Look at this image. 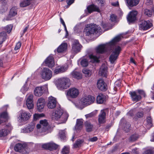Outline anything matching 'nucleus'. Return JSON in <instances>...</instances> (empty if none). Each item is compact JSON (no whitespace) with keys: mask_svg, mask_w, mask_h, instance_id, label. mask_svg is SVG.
Listing matches in <instances>:
<instances>
[{"mask_svg":"<svg viewBox=\"0 0 154 154\" xmlns=\"http://www.w3.org/2000/svg\"><path fill=\"white\" fill-rule=\"evenodd\" d=\"M137 149L135 148L132 150V153L133 154H138V152L137 151Z\"/></svg>","mask_w":154,"mask_h":154,"instance_id":"nucleus-59","label":"nucleus"},{"mask_svg":"<svg viewBox=\"0 0 154 154\" xmlns=\"http://www.w3.org/2000/svg\"><path fill=\"white\" fill-rule=\"evenodd\" d=\"M46 66L50 68L53 67L55 64L54 57L51 56L48 57L45 61Z\"/></svg>","mask_w":154,"mask_h":154,"instance_id":"nucleus-18","label":"nucleus"},{"mask_svg":"<svg viewBox=\"0 0 154 154\" xmlns=\"http://www.w3.org/2000/svg\"><path fill=\"white\" fill-rule=\"evenodd\" d=\"M107 72V67L105 64H103L101 66L99 72L100 74L102 76H106Z\"/></svg>","mask_w":154,"mask_h":154,"instance_id":"nucleus-28","label":"nucleus"},{"mask_svg":"<svg viewBox=\"0 0 154 154\" xmlns=\"http://www.w3.org/2000/svg\"><path fill=\"white\" fill-rule=\"evenodd\" d=\"M129 94L133 101H138L141 99L142 96L144 97L146 96L144 91L141 90H138L136 91H131Z\"/></svg>","mask_w":154,"mask_h":154,"instance_id":"nucleus-5","label":"nucleus"},{"mask_svg":"<svg viewBox=\"0 0 154 154\" xmlns=\"http://www.w3.org/2000/svg\"><path fill=\"white\" fill-rule=\"evenodd\" d=\"M29 28V26L26 27L23 30V34Z\"/></svg>","mask_w":154,"mask_h":154,"instance_id":"nucleus-63","label":"nucleus"},{"mask_svg":"<svg viewBox=\"0 0 154 154\" xmlns=\"http://www.w3.org/2000/svg\"><path fill=\"white\" fill-rule=\"evenodd\" d=\"M139 135L137 134H134L131 135L129 138V140L130 141L133 142L137 140L139 137Z\"/></svg>","mask_w":154,"mask_h":154,"instance_id":"nucleus-36","label":"nucleus"},{"mask_svg":"<svg viewBox=\"0 0 154 154\" xmlns=\"http://www.w3.org/2000/svg\"><path fill=\"white\" fill-rule=\"evenodd\" d=\"M89 57L94 62H98L99 61V59L100 58L99 57L96 56L92 54H91L89 55Z\"/></svg>","mask_w":154,"mask_h":154,"instance_id":"nucleus-45","label":"nucleus"},{"mask_svg":"<svg viewBox=\"0 0 154 154\" xmlns=\"http://www.w3.org/2000/svg\"><path fill=\"white\" fill-rule=\"evenodd\" d=\"M60 22H61V23L63 25H65V23L64 22V21L63 20L61 17L60 18Z\"/></svg>","mask_w":154,"mask_h":154,"instance_id":"nucleus-64","label":"nucleus"},{"mask_svg":"<svg viewBox=\"0 0 154 154\" xmlns=\"http://www.w3.org/2000/svg\"><path fill=\"white\" fill-rule=\"evenodd\" d=\"M106 113L104 110L101 111L98 116V122L100 124H103L105 122Z\"/></svg>","mask_w":154,"mask_h":154,"instance_id":"nucleus-20","label":"nucleus"},{"mask_svg":"<svg viewBox=\"0 0 154 154\" xmlns=\"http://www.w3.org/2000/svg\"><path fill=\"white\" fill-rule=\"evenodd\" d=\"M98 88L101 91H106L107 89V85L103 79H99L97 82Z\"/></svg>","mask_w":154,"mask_h":154,"instance_id":"nucleus-17","label":"nucleus"},{"mask_svg":"<svg viewBox=\"0 0 154 154\" xmlns=\"http://www.w3.org/2000/svg\"><path fill=\"white\" fill-rule=\"evenodd\" d=\"M127 5L128 7H132L137 5L140 2V0H125Z\"/></svg>","mask_w":154,"mask_h":154,"instance_id":"nucleus-25","label":"nucleus"},{"mask_svg":"<svg viewBox=\"0 0 154 154\" xmlns=\"http://www.w3.org/2000/svg\"><path fill=\"white\" fill-rule=\"evenodd\" d=\"M137 14V11H131L127 17L128 21L130 23L134 22L136 19V16Z\"/></svg>","mask_w":154,"mask_h":154,"instance_id":"nucleus-15","label":"nucleus"},{"mask_svg":"<svg viewBox=\"0 0 154 154\" xmlns=\"http://www.w3.org/2000/svg\"><path fill=\"white\" fill-rule=\"evenodd\" d=\"M21 46V44L20 42H18L16 45L14 49L15 50H17L19 49Z\"/></svg>","mask_w":154,"mask_h":154,"instance_id":"nucleus-55","label":"nucleus"},{"mask_svg":"<svg viewBox=\"0 0 154 154\" xmlns=\"http://www.w3.org/2000/svg\"><path fill=\"white\" fill-rule=\"evenodd\" d=\"M12 27L13 26L11 25H9L6 26L5 28V29L7 32L9 33L11 32L12 29Z\"/></svg>","mask_w":154,"mask_h":154,"instance_id":"nucleus-49","label":"nucleus"},{"mask_svg":"<svg viewBox=\"0 0 154 154\" xmlns=\"http://www.w3.org/2000/svg\"><path fill=\"white\" fill-rule=\"evenodd\" d=\"M36 128L39 130V132L43 135H45L51 133L53 129L46 119L40 120L39 124L36 125Z\"/></svg>","mask_w":154,"mask_h":154,"instance_id":"nucleus-2","label":"nucleus"},{"mask_svg":"<svg viewBox=\"0 0 154 154\" xmlns=\"http://www.w3.org/2000/svg\"><path fill=\"white\" fill-rule=\"evenodd\" d=\"M100 30L101 29L99 26L96 24H90L87 25L85 28L84 33L86 36H89L100 32Z\"/></svg>","mask_w":154,"mask_h":154,"instance_id":"nucleus-4","label":"nucleus"},{"mask_svg":"<svg viewBox=\"0 0 154 154\" xmlns=\"http://www.w3.org/2000/svg\"><path fill=\"white\" fill-rule=\"evenodd\" d=\"M14 149L17 152H23V154H26L27 153L25 148L23 147V145L21 143L17 144L14 147Z\"/></svg>","mask_w":154,"mask_h":154,"instance_id":"nucleus-21","label":"nucleus"},{"mask_svg":"<svg viewBox=\"0 0 154 154\" xmlns=\"http://www.w3.org/2000/svg\"><path fill=\"white\" fill-rule=\"evenodd\" d=\"M117 16L115 15L112 14L110 16V20L112 22H115L116 20Z\"/></svg>","mask_w":154,"mask_h":154,"instance_id":"nucleus-50","label":"nucleus"},{"mask_svg":"<svg viewBox=\"0 0 154 154\" xmlns=\"http://www.w3.org/2000/svg\"><path fill=\"white\" fill-rule=\"evenodd\" d=\"M95 100V98L94 97L89 95L82 98L81 102L83 105L86 106L93 103Z\"/></svg>","mask_w":154,"mask_h":154,"instance_id":"nucleus-8","label":"nucleus"},{"mask_svg":"<svg viewBox=\"0 0 154 154\" xmlns=\"http://www.w3.org/2000/svg\"><path fill=\"white\" fill-rule=\"evenodd\" d=\"M67 68L64 66H58L56 68L54 72L56 74L63 72L67 70Z\"/></svg>","mask_w":154,"mask_h":154,"instance_id":"nucleus-33","label":"nucleus"},{"mask_svg":"<svg viewBox=\"0 0 154 154\" xmlns=\"http://www.w3.org/2000/svg\"><path fill=\"white\" fill-rule=\"evenodd\" d=\"M34 0H23L20 3L21 7H25L30 5Z\"/></svg>","mask_w":154,"mask_h":154,"instance_id":"nucleus-29","label":"nucleus"},{"mask_svg":"<svg viewBox=\"0 0 154 154\" xmlns=\"http://www.w3.org/2000/svg\"><path fill=\"white\" fill-rule=\"evenodd\" d=\"M111 127V125H107L105 128V130L107 131H108L109 130Z\"/></svg>","mask_w":154,"mask_h":154,"instance_id":"nucleus-61","label":"nucleus"},{"mask_svg":"<svg viewBox=\"0 0 154 154\" xmlns=\"http://www.w3.org/2000/svg\"><path fill=\"white\" fill-rule=\"evenodd\" d=\"M42 147L45 149L52 150L57 149L58 145L53 142H50L42 145Z\"/></svg>","mask_w":154,"mask_h":154,"instance_id":"nucleus-14","label":"nucleus"},{"mask_svg":"<svg viewBox=\"0 0 154 154\" xmlns=\"http://www.w3.org/2000/svg\"><path fill=\"white\" fill-rule=\"evenodd\" d=\"M6 34L5 32H2L0 33V45L3 43L6 39Z\"/></svg>","mask_w":154,"mask_h":154,"instance_id":"nucleus-39","label":"nucleus"},{"mask_svg":"<svg viewBox=\"0 0 154 154\" xmlns=\"http://www.w3.org/2000/svg\"><path fill=\"white\" fill-rule=\"evenodd\" d=\"M98 139V138L96 137H94L92 138H90L89 139V141L93 142L96 141Z\"/></svg>","mask_w":154,"mask_h":154,"instance_id":"nucleus-57","label":"nucleus"},{"mask_svg":"<svg viewBox=\"0 0 154 154\" xmlns=\"http://www.w3.org/2000/svg\"><path fill=\"white\" fill-rule=\"evenodd\" d=\"M84 142V140H78L75 142L73 145V148H78L80 147L82 144Z\"/></svg>","mask_w":154,"mask_h":154,"instance_id":"nucleus-35","label":"nucleus"},{"mask_svg":"<svg viewBox=\"0 0 154 154\" xmlns=\"http://www.w3.org/2000/svg\"><path fill=\"white\" fill-rule=\"evenodd\" d=\"M88 62L87 59H83L81 62V65L83 67L87 66L88 65Z\"/></svg>","mask_w":154,"mask_h":154,"instance_id":"nucleus-47","label":"nucleus"},{"mask_svg":"<svg viewBox=\"0 0 154 154\" xmlns=\"http://www.w3.org/2000/svg\"><path fill=\"white\" fill-rule=\"evenodd\" d=\"M7 9L6 5H2L0 9V11L2 12H5Z\"/></svg>","mask_w":154,"mask_h":154,"instance_id":"nucleus-53","label":"nucleus"},{"mask_svg":"<svg viewBox=\"0 0 154 154\" xmlns=\"http://www.w3.org/2000/svg\"><path fill=\"white\" fill-rule=\"evenodd\" d=\"M139 28L140 30H146L150 28L152 24L149 21H147L144 20H141L139 22Z\"/></svg>","mask_w":154,"mask_h":154,"instance_id":"nucleus-9","label":"nucleus"},{"mask_svg":"<svg viewBox=\"0 0 154 154\" xmlns=\"http://www.w3.org/2000/svg\"><path fill=\"white\" fill-rule=\"evenodd\" d=\"M59 136L61 139L64 140L66 137L65 131L64 130L60 131Z\"/></svg>","mask_w":154,"mask_h":154,"instance_id":"nucleus-42","label":"nucleus"},{"mask_svg":"<svg viewBox=\"0 0 154 154\" xmlns=\"http://www.w3.org/2000/svg\"><path fill=\"white\" fill-rule=\"evenodd\" d=\"M146 122V128L148 129H149L152 126V118L150 116H148L147 118Z\"/></svg>","mask_w":154,"mask_h":154,"instance_id":"nucleus-38","label":"nucleus"},{"mask_svg":"<svg viewBox=\"0 0 154 154\" xmlns=\"http://www.w3.org/2000/svg\"><path fill=\"white\" fill-rule=\"evenodd\" d=\"M34 95L36 96L39 97L42 96L44 93L43 87L42 86L36 87L34 89Z\"/></svg>","mask_w":154,"mask_h":154,"instance_id":"nucleus-23","label":"nucleus"},{"mask_svg":"<svg viewBox=\"0 0 154 154\" xmlns=\"http://www.w3.org/2000/svg\"><path fill=\"white\" fill-rule=\"evenodd\" d=\"M35 123L34 122H32L25 128H23L21 132L23 133H28L32 131L35 127Z\"/></svg>","mask_w":154,"mask_h":154,"instance_id":"nucleus-19","label":"nucleus"},{"mask_svg":"<svg viewBox=\"0 0 154 154\" xmlns=\"http://www.w3.org/2000/svg\"><path fill=\"white\" fill-rule=\"evenodd\" d=\"M53 116H54L57 120L60 119L61 123H64L66 121L67 116L66 114L63 113V111L61 108L57 109V110L53 113Z\"/></svg>","mask_w":154,"mask_h":154,"instance_id":"nucleus-6","label":"nucleus"},{"mask_svg":"<svg viewBox=\"0 0 154 154\" xmlns=\"http://www.w3.org/2000/svg\"><path fill=\"white\" fill-rule=\"evenodd\" d=\"M56 103L57 101L55 98L51 96L48 98L47 106L49 109H54L56 106Z\"/></svg>","mask_w":154,"mask_h":154,"instance_id":"nucleus-16","label":"nucleus"},{"mask_svg":"<svg viewBox=\"0 0 154 154\" xmlns=\"http://www.w3.org/2000/svg\"><path fill=\"white\" fill-rule=\"evenodd\" d=\"M42 116L41 114H35L33 116V120L34 121H36Z\"/></svg>","mask_w":154,"mask_h":154,"instance_id":"nucleus-51","label":"nucleus"},{"mask_svg":"<svg viewBox=\"0 0 154 154\" xmlns=\"http://www.w3.org/2000/svg\"><path fill=\"white\" fill-rule=\"evenodd\" d=\"M74 1V0H67L66 2L69 6L72 4Z\"/></svg>","mask_w":154,"mask_h":154,"instance_id":"nucleus-58","label":"nucleus"},{"mask_svg":"<svg viewBox=\"0 0 154 154\" xmlns=\"http://www.w3.org/2000/svg\"><path fill=\"white\" fill-rule=\"evenodd\" d=\"M0 118H3L4 122H6L8 119V114L6 112H2L0 115Z\"/></svg>","mask_w":154,"mask_h":154,"instance_id":"nucleus-41","label":"nucleus"},{"mask_svg":"<svg viewBox=\"0 0 154 154\" xmlns=\"http://www.w3.org/2000/svg\"><path fill=\"white\" fill-rule=\"evenodd\" d=\"M87 9L89 13L91 14L93 11L100 12L99 8L94 5H89L87 7Z\"/></svg>","mask_w":154,"mask_h":154,"instance_id":"nucleus-26","label":"nucleus"},{"mask_svg":"<svg viewBox=\"0 0 154 154\" xmlns=\"http://www.w3.org/2000/svg\"><path fill=\"white\" fill-rule=\"evenodd\" d=\"M67 45L66 43H62L60 45L57 49V51L58 53H63L67 49Z\"/></svg>","mask_w":154,"mask_h":154,"instance_id":"nucleus-27","label":"nucleus"},{"mask_svg":"<svg viewBox=\"0 0 154 154\" xmlns=\"http://www.w3.org/2000/svg\"><path fill=\"white\" fill-rule=\"evenodd\" d=\"M121 36L118 35L114 38L109 42L106 44L100 45L96 48L97 53L98 54H103L107 50H112L109 60L111 63H114L122 50L121 47L116 45V43L121 40Z\"/></svg>","mask_w":154,"mask_h":154,"instance_id":"nucleus-1","label":"nucleus"},{"mask_svg":"<svg viewBox=\"0 0 154 154\" xmlns=\"http://www.w3.org/2000/svg\"><path fill=\"white\" fill-rule=\"evenodd\" d=\"M112 5L114 6H118L119 5V2L118 1H117L116 2L112 3Z\"/></svg>","mask_w":154,"mask_h":154,"instance_id":"nucleus-62","label":"nucleus"},{"mask_svg":"<svg viewBox=\"0 0 154 154\" xmlns=\"http://www.w3.org/2000/svg\"><path fill=\"white\" fill-rule=\"evenodd\" d=\"M71 75L72 77L76 79H80L82 78V74L75 70L71 72Z\"/></svg>","mask_w":154,"mask_h":154,"instance_id":"nucleus-30","label":"nucleus"},{"mask_svg":"<svg viewBox=\"0 0 154 154\" xmlns=\"http://www.w3.org/2000/svg\"><path fill=\"white\" fill-rule=\"evenodd\" d=\"M153 151L152 149H149L145 151L143 154H153Z\"/></svg>","mask_w":154,"mask_h":154,"instance_id":"nucleus-52","label":"nucleus"},{"mask_svg":"<svg viewBox=\"0 0 154 154\" xmlns=\"http://www.w3.org/2000/svg\"><path fill=\"white\" fill-rule=\"evenodd\" d=\"M69 146H65L62 149L61 151L62 154H69Z\"/></svg>","mask_w":154,"mask_h":154,"instance_id":"nucleus-40","label":"nucleus"},{"mask_svg":"<svg viewBox=\"0 0 154 154\" xmlns=\"http://www.w3.org/2000/svg\"><path fill=\"white\" fill-rule=\"evenodd\" d=\"M45 100L42 98L38 99L37 103V108L38 111H42L45 106Z\"/></svg>","mask_w":154,"mask_h":154,"instance_id":"nucleus-22","label":"nucleus"},{"mask_svg":"<svg viewBox=\"0 0 154 154\" xmlns=\"http://www.w3.org/2000/svg\"><path fill=\"white\" fill-rule=\"evenodd\" d=\"M33 97V96L32 94H30L27 95L26 101V104L29 109H32L34 107Z\"/></svg>","mask_w":154,"mask_h":154,"instance_id":"nucleus-13","label":"nucleus"},{"mask_svg":"<svg viewBox=\"0 0 154 154\" xmlns=\"http://www.w3.org/2000/svg\"><path fill=\"white\" fill-rule=\"evenodd\" d=\"M52 75L51 71L47 68H44L41 72V76L42 79L45 80L50 79Z\"/></svg>","mask_w":154,"mask_h":154,"instance_id":"nucleus-7","label":"nucleus"},{"mask_svg":"<svg viewBox=\"0 0 154 154\" xmlns=\"http://www.w3.org/2000/svg\"><path fill=\"white\" fill-rule=\"evenodd\" d=\"M106 100V96L102 94H100L97 97V101L99 104H102L105 102Z\"/></svg>","mask_w":154,"mask_h":154,"instance_id":"nucleus-24","label":"nucleus"},{"mask_svg":"<svg viewBox=\"0 0 154 154\" xmlns=\"http://www.w3.org/2000/svg\"><path fill=\"white\" fill-rule=\"evenodd\" d=\"M72 46L71 52L72 53L75 54L80 51L82 46L78 40H74L72 42Z\"/></svg>","mask_w":154,"mask_h":154,"instance_id":"nucleus-10","label":"nucleus"},{"mask_svg":"<svg viewBox=\"0 0 154 154\" xmlns=\"http://www.w3.org/2000/svg\"><path fill=\"white\" fill-rule=\"evenodd\" d=\"M143 116V112H139L136 114V116L138 118H141Z\"/></svg>","mask_w":154,"mask_h":154,"instance_id":"nucleus-54","label":"nucleus"},{"mask_svg":"<svg viewBox=\"0 0 154 154\" xmlns=\"http://www.w3.org/2000/svg\"><path fill=\"white\" fill-rule=\"evenodd\" d=\"M79 91L75 88H70L66 92V95L72 98H75L78 95Z\"/></svg>","mask_w":154,"mask_h":154,"instance_id":"nucleus-12","label":"nucleus"},{"mask_svg":"<svg viewBox=\"0 0 154 154\" xmlns=\"http://www.w3.org/2000/svg\"><path fill=\"white\" fill-rule=\"evenodd\" d=\"M31 115L30 113L27 112L23 110H21L20 112V114L19 117H18V121L20 122L23 121H26L29 119Z\"/></svg>","mask_w":154,"mask_h":154,"instance_id":"nucleus-11","label":"nucleus"},{"mask_svg":"<svg viewBox=\"0 0 154 154\" xmlns=\"http://www.w3.org/2000/svg\"><path fill=\"white\" fill-rule=\"evenodd\" d=\"M144 14L148 17H150L152 15V12L151 10L146 9L144 11Z\"/></svg>","mask_w":154,"mask_h":154,"instance_id":"nucleus-48","label":"nucleus"},{"mask_svg":"<svg viewBox=\"0 0 154 154\" xmlns=\"http://www.w3.org/2000/svg\"><path fill=\"white\" fill-rule=\"evenodd\" d=\"M97 114V111H95L93 112L90 113L86 114L85 115V116L87 119L92 118L95 116Z\"/></svg>","mask_w":154,"mask_h":154,"instance_id":"nucleus-46","label":"nucleus"},{"mask_svg":"<svg viewBox=\"0 0 154 154\" xmlns=\"http://www.w3.org/2000/svg\"><path fill=\"white\" fill-rule=\"evenodd\" d=\"M152 2L153 0H146V4L147 5H149L152 4Z\"/></svg>","mask_w":154,"mask_h":154,"instance_id":"nucleus-60","label":"nucleus"},{"mask_svg":"<svg viewBox=\"0 0 154 154\" xmlns=\"http://www.w3.org/2000/svg\"><path fill=\"white\" fill-rule=\"evenodd\" d=\"M83 121L82 119H77L76 121V123L75 126V128L76 130H80L82 128Z\"/></svg>","mask_w":154,"mask_h":154,"instance_id":"nucleus-31","label":"nucleus"},{"mask_svg":"<svg viewBox=\"0 0 154 154\" xmlns=\"http://www.w3.org/2000/svg\"><path fill=\"white\" fill-rule=\"evenodd\" d=\"M28 90V87L26 86H24L21 89V91L23 93H25Z\"/></svg>","mask_w":154,"mask_h":154,"instance_id":"nucleus-56","label":"nucleus"},{"mask_svg":"<svg viewBox=\"0 0 154 154\" xmlns=\"http://www.w3.org/2000/svg\"><path fill=\"white\" fill-rule=\"evenodd\" d=\"M17 14V8L15 7L12 8L10 10L8 18H11Z\"/></svg>","mask_w":154,"mask_h":154,"instance_id":"nucleus-34","label":"nucleus"},{"mask_svg":"<svg viewBox=\"0 0 154 154\" xmlns=\"http://www.w3.org/2000/svg\"><path fill=\"white\" fill-rule=\"evenodd\" d=\"M86 130L88 132L92 131L93 128V125L89 122L87 121L85 123Z\"/></svg>","mask_w":154,"mask_h":154,"instance_id":"nucleus-32","label":"nucleus"},{"mask_svg":"<svg viewBox=\"0 0 154 154\" xmlns=\"http://www.w3.org/2000/svg\"><path fill=\"white\" fill-rule=\"evenodd\" d=\"M55 84L57 88L60 90L66 89L69 87L71 85L70 79L66 77L57 79L55 81Z\"/></svg>","mask_w":154,"mask_h":154,"instance_id":"nucleus-3","label":"nucleus"},{"mask_svg":"<svg viewBox=\"0 0 154 154\" xmlns=\"http://www.w3.org/2000/svg\"><path fill=\"white\" fill-rule=\"evenodd\" d=\"M8 130L5 129H0V137H5L8 134Z\"/></svg>","mask_w":154,"mask_h":154,"instance_id":"nucleus-44","label":"nucleus"},{"mask_svg":"<svg viewBox=\"0 0 154 154\" xmlns=\"http://www.w3.org/2000/svg\"><path fill=\"white\" fill-rule=\"evenodd\" d=\"M82 72L86 77H88L91 75V71L85 68L82 70Z\"/></svg>","mask_w":154,"mask_h":154,"instance_id":"nucleus-43","label":"nucleus"},{"mask_svg":"<svg viewBox=\"0 0 154 154\" xmlns=\"http://www.w3.org/2000/svg\"><path fill=\"white\" fill-rule=\"evenodd\" d=\"M130 126L131 125L128 122L125 121L123 125V129L125 131L128 132L131 128Z\"/></svg>","mask_w":154,"mask_h":154,"instance_id":"nucleus-37","label":"nucleus"}]
</instances>
